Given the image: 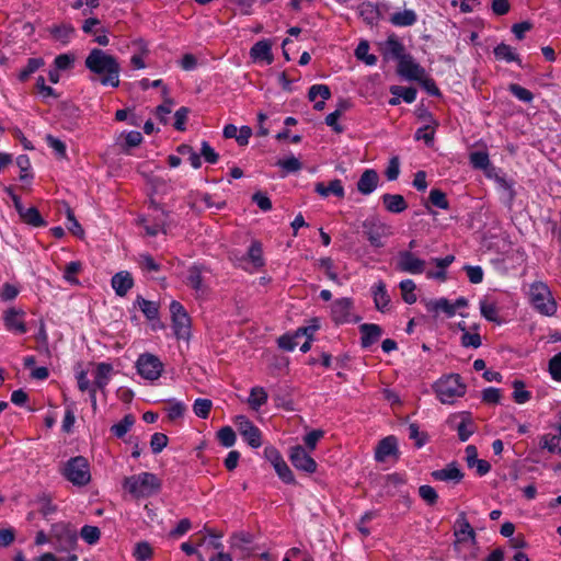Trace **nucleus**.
<instances>
[{
    "mask_svg": "<svg viewBox=\"0 0 561 561\" xmlns=\"http://www.w3.org/2000/svg\"><path fill=\"white\" fill-rule=\"evenodd\" d=\"M458 417H460V422L455 426V430L459 440L467 442L476 432L477 426L469 413H461Z\"/></svg>",
    "mask_w": 561,
    "mask_h": 561,
    "instance_id": "b1692460",
    "label": "nucleus"
},
{
    "mask_svg": "<svg viewBox=\"0 0 561 561\" xmlns=\"http://www.w3.org/2000/svg\"><path fill=\"white\" fill-rule=\"evenodd\" d=\"M374 304L377 310L386 312L389 309L390 297L388 295L386 284L379 280L371 287Z\"/></svg>",
    "mask_w": 561,
    "mask_h": 561,
    "instance_id": "4be33fe9",
    "label": "nucleus"
},
{
    "mask_svg": "<svg viewBox=\"0 0 561 561\" xmlns=\"http://www.w3.org/2000/svg\"><path fill=\"white\" fill-rule=\"evenodd\" d=\"M398 451L397 438L387 436L382 438L375 450V459L379 462L385 461L388 457L396 455Z\"/></svg>",
    "mask_w": 561,
    "mask_h": 561,
    "instance_id": "412c9836",
    "label": "nucleus"
},
{
    "mask_svg": "<svg viewBox=\"0 0 561 561\" xmlns=\"http://www.w3.org/2000/svg\"><path fill=\"white\" fill-rule=\"evenodd\" d=\"M390 23L394 26H411L416 23L417 15L411 9H405L401 12H396L390 16Z\"/></svg>",
    "mask_w": 561,
    "mask_h": 561,
    "instance_id": "2f4dec72",
    "label": "nucleus"
},
{
    "mask_svg": "<svg viewBox=\"0 0 561 561\" xmlns=\"http://www.w3.org/2000/svg\"><path fill=\"white\" fill-rule=\"evenodd\" d=\"M45 140H46V144L48 145V147H50L55 151L57 157H59L61 159L66 158L67 150H66L65 142H62L60 139H58L51 135H47Z\"/></svg>",
    "mask_w": 561,
    "mask_h": 561,
    "instance_id": "13d9d810",
    "label": "nucleus"
},
{
    "mask_svg": "<svg viewBox=\"0 0 561 561\" xmlns=\"http://www.w3.org/2000/svg\"><path fill=\"white\" fill-rule=\"evenodd\" d=\"M135 423V417L131 414H127L122 421L112 425L111 432L118 438L124 437L127 432L131 428Z\"/></svg>",
    "mask_w": 561,
    "mask_h": 561,
    "instance_id": "58836bf2",
    "label": "nucleus"
},
{
    "mask_svg": "<svg viewBox=\"0 0 561 561\" xmlns=\"http://www.w3.org/2000/svg\"><path fill=\"white\" fill-rule=\"evenodd\" d=\"M528 297L534 309L540 314L551 317L557 312V302L546 283L541 280L531 283Z\"/></svg>",
    "mask_w": 561,
    "mask_h": 561,
    "instance_id": "20e7f679",
    "label": "nucleus"
},
{
    "mask_svg": "<svg viewBox=\"0 0 561 561\" xmlns=\"http://www.w3.org/2000/svg\"><path fill=\"white\" fill-rule=\"evenodd\" d=\"M75 33V28L69 25V24H64V25H60V26H55L53 30H51V34L54 36L55 39L64 43V44H67L70 38L72 37Z\"/></svg>",
    "mask_w": 561,
    "mask_h": 561,
    "instance_id": "49530a36",
    "label": "nucleus"
},
{
    "mask_svg": "<svg viewBox=\"0 0 561 561\" xmlns=\"http://www.w3.org/2000/svg\"><path fill=\"white\" fill-rule=\"evenodd\" d=\"M80 535L87 543L94 545L99 541L101 533L98 527L85 525L81 528Z\"/></svg>",
    "mask_w": 561,
    "mask_h": 561,
    "instance_id": "3c124183",
    "label": "nucleus"
},
{
    "mask_svg": "<svg viewBox=\"0 0 561 561\" xmlns=\"http://www.w3.org/2000/svg\"><path fill=\"white\" fill-rule=\"evenodd\" d=\"M397 72L400 77L412 81H422L425 77V69L410 54L398 61Z\"/></svg>",
    "mask_w": 561,
    "mask_h": 561,
    "instance_id": "9b49d317",
    "label": "nucleus"
},
{
    "mask_svg": "<svg viewBox=\"0 0 561 561\" xmlns=\"http://www.w3.org/2000/svg\"><path fill=\"white\" fill-rule=\"evenodd\" d=\"M250 55L254 60H264L271 64L273 61L271 43L268 41H259L252 46Z\"/></svg>",
    "mask_w": 561,
    "mask_h": 561,
    "instance_id": "c85d7f7f",
    "label": "nucleus"
},
{
    "mask_svg": "<svg viewBox=\"0 0 561 561\" xmlns=\"http://www.w3.org/2000/svg\"><path fill=\"white\" fill-rule=\"evenodd\" d=\"M494 57L497 60H504L506 62H516L518 66H522V60L515 49L505 44L501 43L493 49Z\"/></svg>",
    "mask_w": 561,
    "mask_h": 561,
    "instance_id": "cd10ccee",
    "label": "nucleus"
},
{
    "mask_svg": "<svg viewBox=\"0 0 561 561\" xmlns=\"http://www.w3.org/2000/svg\"><path fill=\"white\" fill-rule=\"evenodd\" d=\"M25 312L22 309L9 308L3 313V324L7 331L15 334H24L27 332L25 323Z\"/></svg>",
    "mask_w": 561,
    "mask_h": 561,
    "instance_id": "ddd939ff",
    "label": "nucleus"
},
{
    "mask_svg": "<svg viewBox=\"0 0 561 561\" xmlns=\"http://www.w3.org/2000/svg\"><path fill=\"white\" fill-rule=\"evenodd\" d=\"M213 402L209 399L198 398L193 404V411L196 416L207 419L209 416Z\"/></svg>",
    "mask_w": 561,
    "mask_h": 561,
    "instance_id": "de8ad7c7",
    "label": "nucleus"
},
{
    "mask_svg": "<svg viewBox=\"0 0 561 561\" xmlns=\"http://www.w3.org/2000/svg\"><path fill=\"white\" fill-rule=\"evenodd\" d=\"M137 262L141 271L152 277L161 270V265L148 253L139 254Z\"/></svg>",
    "mask_w": 561,
    "mask_h": 561,
    "instance_id": "f704fd0d",
    "label": "nucleus"
},
{
    "mask_svg": "<svg viewBox=\"0 0 561 561\" xmlns=\"http://www.w3.org/2000/svg\"><path fill=\"white\" fill-rule=\"evenodd\" d=\"M427 309L430 311H443L448 317H453L456 313V306L453 305L448 299L446 298H439L437 300H432L427 304Z\"/></svg>",
    "mask_w": 561,
    "mask_h": 561,
    "instance_id": "e433bc0d",
    "label": "nucleus"
},
{
    "mask_svg": "<svg viewBox=\"0 0 561 561\" xmlns=\"http://www.w3.org/2000/svg\"><path fill=\"white\" fill-rule=\"evenodd\" d=\"M60 472L76 486H84L91 481L90 465L83 456H76L67 460Z\"/></svg>",
    "mask_w": 561,
    "mask_h": 561,
    "instance_id": "39448f33",
    "label": "nucleus"
},
{
    "mask_svg": "<svg viewBox=\"0 0 561 561\" xmlns=\"http://www.w3.org/2000/svg\"><path fill=\"white\" fill-rule=\"evenodd\" d=\"M419 495L428 505L436 504V502L438 500V494H437L436 490L433 486L427 485V484L421 485L419 488Z\"/></svg>",
    "mask_w": 561,
    "mask_h": 561,
    "instance_id": "5fc2aeb1",
    "label": "nucleus"
},
{
    "mask_svg": "<svg viewBox=\"0 0 561 561\" xmlns=\"http://www.w3.org/2000/svg\"><path fill=\"white\" fill-rule=\"evenodd\" d=\"M359 16L369 25H375L380 20V10L377 4L365 1L358 5Z\"/></svg>",
    "mask_w": 561,
    "mask_h": 561,
    "instance_id": "393cba45",
    "label": "nucleus"
},
{
    "mask_svg": "<svg viewBox=\"0 0 561 561\" xmlns=\"http://www.w3.org/2000/svg\"><path fill=\"white\" fill-rule=\"evenodd\" d=\"M274 469H275L277 476L279 477V479L284 483H287V484L296 483L294 473L290 470V468L287 466V463L285 462L284 459L280 462L275 463Z\"/></svg>",
    "mask_w": 561,
    "mask_h": 561,
    "instance_id": "a18cd8bd",
    "label": "nucleus"
},
{
    "mask_svg": "<svg viewBox=\"0 0 561 561\" xmlns=\"http://www.w3.org/2000/svg\"><path fill=\"white\" fill-rule=\"evenodd\" d=\"M382 203L386 209L393 214H400L408 208V204L404 197L400 194H383Z\"/></svg>",
    "mask_w": 561,
    "mask_h": 561,
    "instance_id": "a878e982",
    "label": "nucleus"
},
{
    "mask_svg": "<svg viewBox=\"0 0 561 561\" xmlns=\"http://www.w3.org/2000/svg\"><path fill=\"white\" fill-rule=\"evenodd\" d=\"M470 163L476 169H486L490 164L489 154L485 151H474L470 153Z\"/></svg>",
    "mask_w": 561,
    "mask_h": 561,
    "instance_id": "603ef678",
    "label": "nucleus"
},
{
    "mask_svg": "<svg viewBox=\"0 0 561 561\" xmlns=\"http://www.w3.org/2000/svg\"><path fill=\"white\" fill-rule=\"evenodd\" d=\"M85 68L99 77L102 85L118 87L121 65L117 58L100 48H93L84 60Z\"/></svg>",
    "mask_w": 561,
    "mask_h": 561,
    "instance_id": "f257e3e1",
    "label": "nucleus"
},
{
    "mask_svg": "<svg viewBox=\"0 0 561 561\" xmlns=\"http://www.w3.org/2000/svg\"><path fill=\"white\" fill-rule=\"evenodd\" d=\"M549 371L554 380L561 381V353L550 359Z\"/></svg>",
    "mask_w": 561,
    "mask_h": 561,
    "instance_id": "774afa93",
    "label": "nucleus"
},
{
    "mask_svg": "<svg viewBox=\"0 0 561 561\" xmlns=\"http://www.w3.org/2000/svg\"><path fill=\"white\" fill-rule=\"evenodd\" d=\"M44 65V60L42 58H30L24 68H22L19 72V79L21 81H26L31 75L37 71Z\"/></svg>",
    "mask_w": 561,
    "mask_h": 561,
    "instance_id": "c03bdc74",
    "label": "nucleus"
},
{
    "mask_svg": "<svg viewBox=\"0 0 561 561\" xmlns=\"http://www.w3.org/2000/svg\"><path fill=\"white\" fill-rule=\"evenodd\" d=\"M111 285L117 296L124 297L134 286V279L129 272L121 271L112 277Z\"/></svg>",
    "mask_w": 561,
    "mask_h": 561,
    "instance_id": "6ab92c4d",
    "label": "nucleus"
},
{
    "mask_svg": "<svg viewBox=\"0 0 561 561\" xmlns=\"http://www.w3.org/2000/svg\"><path fill=\"white\" fill-rule=\"evenodd\" d=\"M82 270L79 261L69 262L64 268V279L71 285H79L77 274Z\"/></svg>",
    "mask_w": 561,
    "mask_h": 561,
    "instance_id": "37998d69",
    "label": "nucleus"
},
{
    "mask_svg": "<svg viewBox=\"0 0 561 561\" xmlns=\"http://www.w3.org/2000/svg\"><path fill=\"white\" fill-rule=\"evenodd\" d=\"M248 255L254 266L259 267L264 264L262 256V247L259 242H253L250 245Z\"/></svg>",
    "mask_w": 561,
    "mask_h": 561,
    "instance_id": "e2e57ef3",
    "label": "nucleus"
},
{
    "mask_svg": "<svg viewBox=\"0 0 561 561\" xmlns=\"http://www.w3.org/2000/svg\"><path fill=\"white\" fill-rule=\"evenodd\" d=\"M409 438L415 442L417 448H421L425 445L427 440V435L425 433L420 432L419 425L415 423H411L408 427Z\"/></svg>",
    "mask_w": 561,
    "mask_h": 561,
    "instance_id": "bf43d9fd",
    "label": "nucleus"
},
{
    "mask_svg": "<svg viewBox=\"0 0 561 561\" xmlns=\"http://www.w3.org/2000/svg\"><path fill=\"white\" fill-rule=\"evenodd\" d=\"M242 437L253 448H259L262 445V434L256 426L252 427L248 432L244 431Z\"/></svg>",
    "mask_w": 561,
    "mask_h": 561,
    "instance_id": "6e6d98bb",
    "label": "nucleus"
},
{
    "mask_svg": "<svg viewBox=\"0 0 561 561\" xmlns=\"http://www.w3.org/2000/svg\"><path fill=\"white\" fill-rule=\"evenodd\" d=\"M217 438L224 447L229 448L234 445L237 437L234 431L230 426H225L218 431Z\"/></svg>",
    "mask_w": 561,
    "mask_h": 561,
    "instance_id": "8fccbe9b",
    "label": "nucleus"
},
{
    "mask_svg": "<svg viewBox=\"0 0 561 561\" xmlns=\"http://www.w3.org/2000/svg\"><path fill=\"white\" fill-rule=\"evenodd\" d=\"M314 191L322 197H328L329 195L332 194L339 198H343L345 195L342 181L339 179L330 181L328 185H325L322 182H319L316 184Z\"/></svg>",
    "mask_w": 561,
    "mask_h": 561,
    "instance_id": "5701e85b",
    "label": "nucleus"
},
{
    "mask_svg": "<svg viewBox=\"0 0 561 561\" xmlns=\"http://www.w3.org/2000/svg\"><path fill=\"white\" fill-rule=\"evenodd\" d=\"M50 538L58 551H70L77 545V530L65 522L56 523L51 526Z\"/></svg>",
    "mask_w": 561,
    "mask_h": 561,
    "instance_id": "423d86ee",
    "label": "nucleus"
},
{
    "mask_svg": "<svg viewBox=\"0 0 561 561\" xmlns=\"http://www.w3.org/2000/svg\"><path fill=\"white\" fill-rule=\"evenodd\" d=\"M359 331L362 334L360 344L364 348L370 347L382 335L381 327L375 323H364L359 327Z\"/></svg>",
    "mask_w": 561,
    "mask_h": 561,
    "instance_id": "a211bd4d",
    "label": "nucleus"
},
{
    "mask_svg": "<svg viewBox=\"0 0 561 561\" xmlns=\"http://www.w3.org/2000/svg\"><path fill=\"white\" fill-rule=\"evenodd\" d=\"M186 282L196 293L204 294L206 291L203 284L202 267L197 265L190 267Z\"/></svg>",
    "mask_w": 561,
    "mask_h": 561,
    "instance_id": "72a5a7b5",
    "label": "nucleus"
},
{
    "mask_svg": "<svg viewBox=\"0 0 561 561\" xmlns=\"http://www.w3.org/2000/svg\"><path fill=\"white\" fill-rule=\"evenodd\" d=\"M172 328L178 339L187 340L191 335V319L184 307L176 300L170 304Z\"/></svg>",
    "mask_w": 561,
    "mask_h": 561,
    "instance_id": "0eeeda50",
    "label": "nucleus"
},
{
    "mask_svg": "<svg viewBox=\"0 0 561 561\" xmlns=\"http://www.w3.org/2000/svg\"><path fill=\"white\" fill-rule=\"evenodd\" d=\"M354 301L352 298L343 297L331 305V317L336 324L359 321V317L353 314Z\"/></svg>",
    "mask_w": 561,
    "mask_h": 561,
    "instance_id": "1a4fd4ad",
    "label": "nucleus"
},
{
    "mask_svg": "<svg viewBox=\"0 0 561 561\" xmlns=\"http://www.w3.org/2000/svg\"><path fill=\"white\" fill-rule=\"evenodd\" d=\"M379 175L374 169H367L357 182V190L364 195L371 194L378 186Z\"/></svg>",
    "mask_w": 561,
    "mask_h": 561,
    "instance_id": "aec40b11",
    "label": "nucleus"
},
{
    "mask_svg": "<svg viewBox=\"0 0 561 561\" xmlns=\"http://www.w3.org/2000/svg\"><path fill=\"white\" fill-rule=\"evenodd\" d=\"M426 262L417 257L411 251H400L397 260V270L409 274H422L425 271Z\"/></svg>",
    "mask_w": 561,
    "mask_h": 561,
    "instance_id": "f8f14e48",
    "label": "nucleus"
},
{
    "mask_svg": "<svg viewBox=\"0 0 561 561\" xmlns=\"http://www.w3.org/2000/svg\"><path fill=\"white\" fill-rule=\"evenodd\" d=\"M402 299L405 304L412 305L416 301L417 297L415 295V283L412 279H403L399 284Z\"/></svg>",
    "mask_w": 561,
    "mask_h": 561,
    "instance_id": "4c0bfd02",
    "label": "nucleus"
},
{
    "mask_svg": "<svg viewBox=\"0 0 561 561\" xmlns=\"http://www.w3.org/2000/svg\"><path fill=\"white\" fill-rule=\"evenodd\" d=\"M161 480L151 472H140L126 477L123 481V488L136 499L150 497L160 492Z\"/></svg>",
    "mask_w": 561,
    "mask_h": 561,
    "instance_id": "f03ea898",
    "label": "nucleus"
},
{
    "mask_svg": "<svg viewBox=\"0 0 561 561\" xmlns=\"http://www.w3.org/2000/svg\"><path fill=\"white\" fill-rule=\"evenodd\" d=\"M430 201L434 206H436L440 209H447L449 207V203L446 198V194L440 190L433 188L430 192Z\"/></svg>",
    "mask_w": 561,
    "mask_h": 561,
    "instance_id": "052dcab7",
    "label": "nucleus"
},
{
    "mask_svg": "<svg viewBox=\"0 0 561 561\" xmlns=\"http://www.w3.org/2000/svg\"><path fill=\"white\" fill-rule=\"evenodd\" d=\"M136 301L148 320H154L158 318L159 308L156 302L147 300L142 297H137Z\"/></svg>",
    "mask_w": 561,
    "mask_h": 561,
    "instance_id": "79ce46f5",
    "label": "nucleus"
},
{
    "mask_svg": "<svg viewBox=\"0 0 561 561\" xmlns=\"http://www.w3.org/2000/svg\"><path fill=\"white\" fill-rule=\"evenodd\" d=\"M454 535L456 537L455 545L471 541H476V531L471 527L470 523L468 522L466 514L461 512L456 522H455V529Z\"/></svg>",
    "mask_w": 561,
    "mask_h": 561,
    "instance_id": "dca6fc26",
    "label": "nucleus"
},
{
    "mask_svg": "<svg viewBox=\"0 0 561 561\" xmlns=\"http://www.w3.org/2000/svg\"><path fill=\"white\" fill-rule=\"evenodd\" d=\"M365 236L373 247L381 248L383 245L382 238L391 233L390 227L376 218L366 219L363 222Z\"/></svg>",
    "mask_w": 561,
    "mask_h": 561,
    "instance_id": "9d476101",
    "label": "nucleus"
},
{
    "mask_svg": "<svg viewBox=\"0 0 561 561\" xmlns=\"http://www.w3.org/2000/svg\"><path fill=\"white\" fill-rule=\"evenodd\" d=\"M390 93L393 95V96H399L401 98L405 103H413L416 99V89L412 88V87H409V88H405V87H401V85H392L390 88Z\"/></svg>",
    "mask_w": 561,
    "mask_h": 561,
    "instance_id": "a19ab883",
    "label": "nucleus"
},
{
    "mask_svg": "<svg viewBox=\"0 0 561 561\" xmlns=\"http://www.w3.org/2000/svg\"><path fill=\"white\" fill-rule=\"evenodd\" d=\"M289 459L293 466L307 473H313L317 470V462L307 454L304 447L297 445L290 448Z\"/></svg>",
    "mask_w": 561,
    "mask_h": 561,
    "instance_id": "4468645a",
    "label": "nucleus"
},
{
    "mask_svg": "<svg viewBox=\"0 0 561 561\" xmlns=\"http://www.w3.org/2000/svg\"><path fill=\"white\" fill-rule=\"evenodd\" d=\"M513 398L514 401L518 404L526 403L530 399V392L525 390L524 383L519 380H515L514 383Z\"/></svg>",
    "mask_w": 561,
    "mask_h": 561,
    "instance_id": "864d4df0",
    "label": "nucleus"
},
{
    "mask_svg": "<svg viewBox=\"0 0 561 561\" xmlns=\"http://www.w3.org/2000/svg\"><path fill=\"white\" fill-rule=\"evenodd\" d=\"M19 216L23 220V222L32 226V227H44L46 226V221L43 219L36 207H24L22 213H19Z\"/></svg>",
    "mask_w": 561,
    "mask_h": 561,
    "instance_id": "473e14b6",
    "label": "nucleus"
},
{
    "mask_svg": "<svg viewBox=\"0 0 561 561\" xmlns=\"http://www.w3.org/2000/svg\"><path fill=\"white\" fill-rule=\"evenodd\" d=\"M168 411V417L170 420H176L179 417H182L185 412V405L175 400H169V407L167 409Z\"/></svg>",
    "mask_w": 561,
    "mask_h": 561,
    "instance_id": "69168bd1",
    "label": "nucleus"
},
{
    "mask_svg": "<svg viewBox=\"0 0 561 561\" xmlns=\"http://www.w3.org/2000/svg\"><path fill=\"white\" fill-rule=\"evenodd\" d=\"M75 59L71 54H61L55 58L54 64L57 70H68L72 67Z\"/></svg>",
    "mask_w": 561,
    "mask_h": 561,
    "instance_id": "338daca9",
    "label": "nucleus"
},
{
    "mask_svg": "<svg viewBox=\"0 0 561 561\" xmlns=\"http://www.w3.org/2000/svg\"><path fill=\"white\" fill-rule=\"evenodd\" d=\"M495 182H496L499 188L502 191V198H503L504 203L508 207H511L516 197L514 182L511 180H507L504 176H496Z\"/></svg>",
    "mask_w": 561,
    "mask_h": 561,
    "instance_id": "7c9ffc66",
    "label": "nucleus"
},
{
    "mask_svg": "<svg viewBox=\"0 0 561 561\" xmlns=\"http://www.w3.org/2000/svg\"><path fill=\"white\" fill-rule=\"evenodd\" d=\"M267 393L263 387H253L250 391L248 403L253 410L257 411L267 402Z\"/></svg>",
    "mask_w": 561,
    "mask_h": 561,
    "instance_id": "c9c22d12",
    "label": "nucleus"
},
{
    "mask_svg": "<svg viewBox=\"0 0 561 561\" xmlns=\"http://www.w3.org/2000/svg\"><path fill=\"white\" fill-rule=\"evenodd\" d=\"M168 436L163 433H154L151 436L150 447L153 454H159L168 445Z\"/></svg>",
    "mask_w": 561,
    "mask_h": 561,
    "instance_id": "680f3d73",
    "label": "nucleus"
},
{
    "mask_svg": "<svg viewBox=\"0 0 561 561\" xmlns=\"http://www.w3.org/2000/svg\"><path fill=\"white\" fill-rule=\"evenodd\" d=\"M481 314L491 322L500 323L499 307L496 300L484 297L479 302Z\"/></svg>",
    "mask_w": 561,
    "mask_h": 561,
    "instance_id": "c756f323",
    "label": "nucleus"
},
{
    "mask_svg": "<svg viewBox=\"0 0 561 561\" xmlns=\"http://www.w3.org/2000/svg\"><path fill=\"white\" fill-rule=\"evenodd\" d=\"M380 49L387 60L394 59L399 61L408 54L404 45L399 41L396 34L389 35L381 44Z\"/></svg>",
    "mask_w": 561,
    "mask_h": 561,
    "instance_id": "2eb2a0df",
    "label": "nucleus"
},
{
    "mask_svg": "<svg viewBox=\"0 0 561 561\" xmlns=\"http://www.w3.org/2000/svg\"><path fill=\"white\" fill-rule=\"evenodd\" d=\"M435 481L453 482L458 484L463 479V472L458 467L457 462H450L442 469L434 470L431 473Z\"/></svg>",
    "mask_w": 561,
    "mask_h": 561,
    "instance_id": "f3484780",
    "label": "nucleus"
},
{
    "mask_svg": "<svg viewBox=\"0 0 561 561\" xmlns=\"http://www.w3.org/2000/svg\"><path fill=\"white\" fill-rule=\"evenodd\" d=\"M113 367L107 363H99L94 371V387L103 390L110 382Z\"/></svg>",
    "mask_w": 561,
    "mask_h": 561,
    "instance_id": "bb28decb",
    "label": "nucleus"
},
{
    "mask_svg": "<svg viewBox=\"0 0 561 561\" xmlns=\"http://www.w3.org/2000/svg\"><path fill=\"white\" fill-rule=\"evenodd\" d=\"M121 136L125 138V151H127L129 148L139 146L142 141V135L137 130L123 133Z\"/></svg>",
    "mask_w": 561,
    "mask_h": 561,
    "instance_id": "0e129e2a",
    "label": "nucleus"
},
{
    "mask_svg": "<svg viewBox=\"0 0 561 561\" xmlns=\"http://www.w3.org/2000/svg\"><path fill=\"white\" fill-rule=\"evenodd\" d=\"M466 389L467 387L458 374L444 376L434 383V391L444 404H453L458 398L465 396Z\"/></svg>",
    "mask_w": 561,
    "mask_h": 561,
    "instance_id": "7ed1b4c3",
    "label": "nucleus"
},
{
    "mask_svg": "<svg viewBox=\"0 0 561 561\" xmlns=\"http://www.w3.org/2000/svg\"><path fill=\"white\" fill-rule=\"evenodd\" d=\"M508 91L519 101L524 103H530L534 100V94L526 88L517 84L511 83L508 85Z\"/></svg>",
    "mask_w": 561,
    "mask_h": 561,
    "instance_id": "09e8293b",
    "label": "nucleus"
},
{
    "mask_svg": "<svg viewBox=\"0 0 561 561\" xmlns=\"http://www.w3.org/2000/svg\"><path fill=\"white\" fill-rule=\"evenodd\" d=\"M136 368L142 378L153 381L161 376L163 364L157 356L146 353L138 357Z\"/></svg>",
    "mask_w": 561,
    "mask_h": 561,
    "instance_id": "6e6552de",
    "label": "nucleus"
},
{
    "mask_svg": "<svg viewBox=\"0 0 561 561\" xmlns=\"http://www.w3.org/2000/svg\"><path fill=\"white\" fill-rule=\"evenodd\" d=\"M308 96L310 101H316L318 96L328 100L331 96V91L325 84H313L309 89Z\"/></svg>",
    "mask_w": 561,
    "mask_h": 561,
    "instance_id": "4d7b16f0",
    "label": "nucleus"
},
{
    "mask_svg": "<svg viewBox=\"0 0 561 561\" xmlns=\"http://www.w3.org/2000/svg\"><path fill=\"white\" fill-rule=\"evenodd\" d=\"M369 51V44L366 41L360 42L356 49H355V56L358 60L364 61L368 66H374L377 64V57L375 55H371Z\"/></svg>",
    "mask_w": 561,
    "mask_h": 561,
    "instance_id": "ea45409f",
    "label": "nucleus"
}]
</instances>
